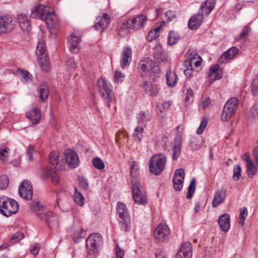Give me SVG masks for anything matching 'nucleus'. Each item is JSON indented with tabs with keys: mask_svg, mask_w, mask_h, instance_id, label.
<instances>
[{
	"mask_svg": "<svg viewBox=\"0 0 258 258\" xmlns=\"http://www.w3.org/2000/svg\"><path fill=\"white\" fill-rule=\"evenodd\" d=\"M139 68L145 74H149L154 82L159 78V69L155 62L149 57L144 58L139 64Z\"/></svg>",
	"mask_w": 258,
	"mask_h": 258,
	"instance_id": "f03ea898",
	"label": "nucleus"
},
{
	"mask_svg": "<svg viewBox=\"0 0 258 258\" xmlns=\"http://www.w3.org/2000/svg\"><path fill=\"white\" fill-rule=\"evenodd\" d=\"M204 144V140L201 137H192L189 142V145L192 151L200 149Z\"/></svg>",
	"mask_w": 258,
	"mask_h": 258,
	"instance_id": "473e14b6",
	"label": "nucleus"
},
{
	"mask_svg": "<svg viewBox=\"0 0 258 258\" xmlns=\"http://www.w3.org/2000/svg\"><path fill=\"white\" fill-rule=\"evenodd\" d=\"M147 17L143 14H140L123 21L120 29L122 31L130 29L139 30L144 26Z\"/></svg>",
	"mask_w": 258,
	"mask_h": 258,
	"instance_id": "0eeeda50",
	"label": "nucleus"
},
{
	"mask_svg": "<svg viewBox=\"0 0 258 258\" xmlns=\"http://www.w3.org/2000/svg\"><path fill=\"white\" fill-rule=\"evenodd\" d=\"M207 124L208 120L205 117H202L200 125L197 130V133L199 135H200L202 133H203L204 131L205 128L207 126Z\"/></svg>",
	"mask_w": 258,
	"mask_h": 258,
	"instance_id": "5fc2aeb1",
	"label": "nucleus"
},
{
	"mask_svg": "<svg viewBox=\"0 0 258 258\" xmlns=\"http://www.w3.org/2000/svg\"><path fill=\"white\" fill-rule=\"evenodd\" d=\"M166 16L169 21H174L177 18L176 12L173 11H167L166 13Z\"/></svg>",
	"mask_w": 258,
	"mask_h": 258,
	"instance_id": "69168bd1",
	"label": "nucleus"
},
{
	"mask_svg": "<svg viewBox=\"0 0 258 258\" xmlns=\"http://www.w3.org/2000/svg\"><path fill=\"white\" fill-rule=\"evenodd\" d=\"M131 182L133 198L135 203L140 205H146L147 203V197L143 186L136 178H133Z\"/></svg>",
	"mask_w": 258,
	"mask_h": 258,
	"instance_id": "f257e3e1",
	"label": "nucleus"
},
{
	"mask_svg": "<svg viewBox=\"0 0 258 258\" xmlns=\"http://www.w3.org/2000/svg\"><path fill=\"white\" fill-rule=\"evenodd\" d=\"M239 52V49L235 46H233L224 52L218 59L219 62L223 63L233 58Z\"/></svg>",
	"mask_w": 258,
	"mask_h": 258,
	"instance_id": "4be33fe9",
	"label": "nucleus"
},
{
	"mask_svg": "<svg viewBox=\"0 0 258 258\" xmlns=\"http://www.w3.org/2000/svg\"><path fill=\"white\" fill-rule=\"evenodd\" d=\"M16 25L15 21L12 17L0 16V34L11 32Z\"/></svg>",
	"mask_w": 258,
	"mask_h": 258,
	"instance_id": "9b49d317",
	"label": "nucleus"
},
{
	"mask_svg": "<svg viewBox=\"0 0 258 258\" xmlns=\"http://www.w3.org/2000/svg\"><path fill=\"white\" fill-rule=\"evenodd\" d=\"M19 210V205L15 200L6 198H0V213L6 217L16 214Z\"/></svg>",
	"mask_w": 258,
	"mask_h": 258,
	"instance_id": "7ed1b4c3",
	"label": "nucleus"
},
{
	"mask_svg": "<svg viewBox=\"0 0 258 258\" xmlns=\"http://www.w3.org/2000/svg\"><path fill=\"white\" fill-rule=\"evenodd\" d=\"M38 59L41 68L44 71L48 72L49 67V62L47 55L38 57Z\"/></svg>",
	"mask_w": 258,
	"mask_h": 258,
	"instance_id": "ea45409f",
	"label": "nucleus"
},
{
	"mask_svg": "<svg viewBox=\"0 0 258 258\" xmlns=\"http://www.w3.org/2000/svg\"><path fill=\"white\" fill-rule=\"evenodd\" d=\"M81 41L80 37L72 34L69 38V49L73 53H78L80 51V46L79 44Z\"/></svg>",
	"mask_w": 258,
	"mask_h": 258,
	"instance_id": "412c9836",
	"label": "nucleus"
},
{
	"mask_svg": "<svg viewBox=\"0 0 258 258\" xmlns=\"http://www.w3.org/2000/svg\"><path fill=\"white\" fill-rule=\"evenodd\" d=\"M166 82L169 87L174 86L177 82V76L176 74L173 72L169 71L166 73Z\"/></svg>",
	"mask_w": 258,
	"mask_h": 258,
	"instance_id": "e433bc0d",
	"label": "nucleus"
},
{
	"mask_svg": "<svg viewBox=\"0 0 258 258\" xmlns=\"http://www.w3.org/2000/svg\"><path fill=\"white\" fill-rule=\"evenodd\" d=\"M184 177L185 173L183 169L179 168L176 170L173 178V185L175 190L179 191L182 189Z\"/></svg>",
	"mask_w": 258,
	"mask_h": 258,
	"instance_id": "ddd939ff",
	"label": "nucleus"
},
{
	"mask_svg": "<svg viewBox=\"0 0 258 258\" xmlns=\"http://www.w3.org/2000/svg\"><path fill=\"white\" fill-rule=\"evenodd\" d=\"M182 147V137L180 135H177L174 140V144L172 147V159L173 161L176 160L181 154Z\"/></svg>",
	"mask_w": 258,
	"mask_h": 258,
	"instance_id": "f3484780",
	"label": "nucleus"
},
{
	"mask_svg": "<svg viewBox=\"0 0 258 258\" xmlns=\"http://www.w3.org/2000/svg\"><path fill=\"white\" fill-rule=\"evenodd\" d=\"M215 4V0H206L201 5L200 10L205 14L209 15L214 9Z\"/></svg>",
	"mask_w": 258,
	"mask_h": 258,
	"instance_id": "7c9ffc66",
	"label": "nucleus"
},
{
	"mask_svg": "<svg viewBox=\"0 0 258 258\" xmlns=\"http://www.w3.org/2000/svg\"><path fill=\"white\" fill-rule=\"evenodd\" d=\"M9 184V180L6 174L0 176V189H4L7 187Z\"/></svg>",
	"mask_w": 258,
	"mask_h": 258,
	"instance_id": "8fccbe9b",
	"label": "nucleus"
},
{
	"mask_svg": "<svg viewBox=\"0 0 258 258\" xmlns=\"http://www.w3.org/2000/svg\"><path fill=\"white\" fill-rule=\"evenodd\" d=\"M171 106V103L170 101H165L157 106L159 111L161 112L167 110Z\"/></svg>",
	"mask_w": 258,
	"mask_h": 258,
	"instance_id": "680f3d73",
	"label": "nucleus"
},
{
	"mask_svg": "<svg viewBox=\"0 0 258 258\" xmlns=\"http://www.w3.org/2000/svg\"><path fill=\"white\" fill-rule=\"evenodd\" d=\"M124 78V75L121 72L116 71L115 74L114 76V81L116 83L121 82L122 79Z\"/></svg>",
	"mask_w": 258,
	"mask_h": 258,
	"instance_id": "338daca9",
	"label": "nucleus"
},
{
	"mask_svg": "<svg viewBox=\"0 0 258 258\" xmlns=\"http://www.w3.org/2000/svg\"><path fill=\"white\" fill-rule=\"evenodd\" d=\"M179 39V35L177 32L173 31L169 32L168 37V43L169 45H173L175 44Z\"/></svg>",
	"mask_w": 258,
	"mask_h": 258,
	"instance_id": "79ce46f5",
	"label": "nucleus"
},
{
	"mask_svg": "<svg viewBox=\"0 0 258 258\" xmlns=\"http://www.w3.org/2000/svg\"><path fill=\"white\" fill-rule=\"evenodd\" d=\"M41 20L45 21L50 26H52L56 22V17L54 12H49L48 9L47 13L44 14Z\"/></svg>",
	"mask_w": 258,
	"mask_h": 258,
	"instance_id": "f704fd0d",
	"label": "nucleus"
},
{
	"mask_svg": "<svg viewBox=\"0 0 258 258\" xmlns=\"http://www.w3.org/2000/svg\"><path fill=\"white\" fill-rule=\"evenodd\" d=\"M17 18L21 30L25 33H29L31 30V25L28 17L26 15L20 14Z\"/></svg>",
	"mask_w": 258,
	"mask_h": 258,
	"instance_id": "aec40b11",
	"label": "nucleus"
},
{
	"mask_svg": "<svg viewBox=\"0 0 258 258\" xmlns=\"http://www.w3.org/2000/svg\"><path fill=\"white\" fill-rule=\"evenodd\" d=\"M74 199L76 203L80 206H83L84 204L85 198L79 192L76 187L75 188Z\"/></svg>",
	"mask_w": 258,
	"mask_h": 258,
	"instance_id": "de8ad7c7",
	"label": "nucleus"
},
{
	"mask_svg": "<svg viewBox=\"0 0 258 258\" xmlns=\"http://www.w3.org/2000/svg\"><path fill=\"white\" fill-rule=\"evenodd\" d=\"M86 242L88 253L90 255L96 254L102 242V237L100 234L92 233L87 237Z\"/></svg>",
	"mask_w": 258,
	"mask_h": 258,
	"instance_id": "1a4fd4ad",
	"label": "nucleus"
},
{
	"mask_svg": "<svg viewBox=\"0 0 258 258\" xmlns=\"http://www.w3.org/2000/svg\"><path fill=\"white\" fill-rule=\"evenodd\" d=\"M154 58L159 62H161L166 60L167 58L166 52L162 49L161 46H157L154 49Z\"/></svg>",
	"mask_w": 258,
	"mask_h": 258,
	"instance_id": "72a5a7b5",
	"label": "nucleus"
},
{
	"mask_svg": "<svg viewBox=\"0 0 258 258\" xmlns=\"http://www.w3.org/2000/svg\"><path fill=\"white\" fill-rule=\"evenodd\" d=\"M226 197V189L222 187L218 189L215 193L214 197L212 201V206L213 207H218L221 203H223Z\"/></svg>",
	"mask_w": 258,
	"mask_h": 258,
	"instance_id": "b1692460",
	"label": "nucleus"
},
{
	"mask_svg": "<svg viewBox=\"0 0 258 258\" xmlns=\"http://www.w3.org/2000/svg\"><path fill=\"white\" fill-rule=\"evenodd\" d=\"M65 162L71 168H75L79 164V158L76 153L74 151L68 150L65 151L64 153Z\"/></svg>",
	"mask_w": 258,
	"mask_h": 258,
	"instance_id": "dca6fc26",
	"label": "nucleus"
},
{
	"mask_svg": "<svg viewBox=\"0 0 258 258\" xmlns=\"http://www.w3.org/2000/svg\"><path fill=\"white\" fill-rule=\"evenodd\" d=\"M124 255V251L121 249L118 245H116V258H123Z\"/></svg>",
	"mask_w": 258,
	"mask_h": 258,
	"instance_id": "774afa93",
	"label": "nucleus"
},
{
	"mask_svg": "<svg viewBox=\"0 0 258 258\" xmlns=\"http://www.w3.org/2000/svg\"><path fill=\"white\" fill-rule=\"evenodd\" d=\"M218 223L220 229L224 232H227L230 227L229 215L226 213L220 215L218 218Z\"/></svg>",
	"mask_w": 258,
	"mask_h": 258,
	"instance_id": "393cba45",
	"label": "nucleus"
},
{
	"mask_svg": "<svg viewBox=\"0 0 258 258\" xmlns=\"http://www.w3.org/2000/svg\"><path fill=\"white\" fill-rule=\"evenodd\" d=\"M143 87L149 96H155L159 93L158 86L156 84H151L148 82H144Z\"/></svg>",
	"mask_w": 258,
	"mask_h": 258,
	"instance_id": "bb28decb",
	"label": "nucleus"
},
{
	"mask_svg": "<svg viewBox=\"0 0 258 258\" xmlns=\"http://www.w3.org/2000/svg\"><path fill=\"white\" fill-rule=\"evenodd\" d=\"M203 19V14L201 13L194 15L188 21L189 28L191 30H197L202 24Z\"/></svg>",
	"mask_w": 258,
	"mask_h": 258,
	"instance_id": "a878e982",
	"label": "nucleus"
},
{
	"mask_svg": "<svg viewBox=\"0 0 258 258\" xmlns=\"http://www.w3.org/2000/svg\"><path fill=\"white\" fill-rule=\"evenodd\" d=\"M48 8L43 5H40L36 6L34 9L32 10L30 16L32 18H39L41 19L42 16L44 14L47 13Z\"/></svg>",
	"mask_w": 258,
	"mask_h": 258,
	"instance_id": "cd10ccee",
	"label": "nucleus"
},
{
	"mask_svg": "<svg viewBox=\"0 0 258 258\" xmlns=\"http://www.w3.org/2000/svg\"><path fill=\"white\" fill-rule=\"evenodd\" d=\"M36 53L38 57L47 55L45 44L42 41L38 42L36 49Z\"/></svg>",
	"mask_w": 258,
	"mask_h": 258,
	"instance_id": "58836bf2",
	"label": "nucleus"
},
{
	"mask_svg": "<svg viewBox=\"0 0 258 258\" xmlns=\"http://www.w3.org/2000/svg\"><path fill=\"white\" fill-rule=\"evenodd\" d=\"M17 74L19 75L20 77L24 79L26 82L32 80V75L27 71L25 70L18 69L17 70Z\"/></svg>",
	"mask_w": 258,
	"mask_h": 258,
	"instance_id": "c03bdc74",
	"label": "nucleus"
},
{
	"mask_svg": "<svg viewBox=\"0 0 258 258\" xmlns=\"http://www.w3.org/2000/svg\"><path fill=\"white\" fill-rule=\"evenodd\" d=\"M117 212L121 220L119 224L121 230L128 232L131 229V219L126 206L121 202L117 204Z\"/></svg>",
	"mask_w": 258,
	"mask_h": 258,
	"instance_id": "423d86ee",
	"label": "nucleus"
},
{
	"mask_svg": "<svg viewBox=\"0 0 258 258\" xmlns=\"http://www.w3.org/2000/svg\"><path fill=\"white\" fill-rule=\"evenodd\" d=\"M192 256V245L189 242H184L178 251L176 258H191Z\"/></svg>",
	"mask_w": 258,
	"mask_h": 258,
	"instance_id": "6ab92c4d",
	"label": "nucleus"
},
{
	"mask_svg": "<svg viewBox=\"0 0 258 258\" xmlns=\"http://www.w3.org/2000/svg\"><path fill=\"white\" fill-rule=\"evenodd\" d=\"M39 173L43 179L48 178L50 176L52 182L54 184H57L59 181V177L55 170L53 169L49 168L47 167H43L40 169Z\"/></svg>",
	"mask_w": 258,
	"mask_h": 258,
	"instance_id": "4468645a",
	"label": "nucleus"
},
{
	"mask_svg": "<svg viewBox=\"0 0 258 258\" xmlns=\"http://www.w3.org/2000/svg\"><path fill=\"white\" fill-rule=\"evenodd\" d=\"M26 116L32 121L34 124L38 123L41 118L40 111L37 107L34 108L30 112H27Z\"/></svg>",
	"mask_w": 258,
	"mask_h": 258,
	"instance_id": "2f4dec72",
	"label": "nucleus"
},
{
	"mask_svg": "<svg viewBox=\"0 0 258 258\" xmlns=\"http://www.w3.org/2000/svg\"><path fill=\"white\" fill-rule=\"evenodd\" d=\"M10 149L9 148H5L0 149V160L5 162L7 161L9 155Z\"/></svg>",
	"mask_w": 258,
	"mask_h": 258,
	"instance_id": "603ef678",
	"label": "nucleus"
},
{
	"mask_svg": "<svg viewBox=\"0 0 258 258\" xmlns=\"http://www.w3.org/2000/svg\"><path fill=\"white\" fill-rule=\"evenodd\" d=\"M241 168L239 165L234 166L233 169V179L235 180H238L241 176Z\"/></svg>",
	"mask_w": 258,
	"mask_h": 258,
	"instance_id": "bf43d9fd",
	"label": "nucleus"
},
{
	"mask_svg": "<svg viewBox=\"0 0 258 258\" xmlns=\"http://www.w3.org/2000/svg\"><path fill=\"white\" fill-rule=\"evenodd\" d=\"M79 184L80 187L84 189L87 190L88 187V183L86 178L83 177H78Z\"/></svg>",
	"mask_w": 258,
	"mask_h": 258,
	"instance_id": "052dcab7",
	"label": "nucleus"
},
{
	"mask_svg": "<svg viewBox=\"0 0 258 258\" xmlns=\"http://www.w3.org/2000/svg\"><path fill=\"white\" fill-rule=\"evenodd\" d=\"M166 162V157L163 154L153 156L150 160L149 169L151 173L159 175L164 170Z\"/></svg>",
	"mask_w": 258,
	"mask_h": 258,
	"instance_id": "39448f33",
	"label": "nucleus"
},
{
	"mask_svg": "<svg viewBox=\"0 0 258 258\" xmlns=\"http://www.w3.org/2000/svg\"><path fill=\"white\" fill-rule=\"evenodd\" d=\"M242 158L246 163L247 175L248 177L252 178L256 174V167L251 160L248 153H245Z\"/></svg>",
	"mask_w": 258,
	"mask_h": 258,
	"instance_id": "a211bd4d",
	"label": "nucleus"
},
{
	"mask_svg": "<svg viewBox=\"0 0 258 258\" xmlns=\"http://www.w3.org/2000/svg\"><path fill=\"white\" fill-rule=\"evenodd\" d=\"M219 69L218 64H215L210 68V72L209 75L210 78V83H212L214 81L220 79L222 78V75L219 73L216 74Z\"/></svg>",
	"mask_w": 258,
	"mask_h": 258,
	"instance_id": "c9c22d12",
	"label": "nucleus"
},
{
	"mask_svg": "<svg viewBox=\"0 0 258 258\" xmlns=\"http://www.w3.org/2000/svg\"><path fill=\"white\" fill-rule=\"evenodd\" d=\"M45 220L50 228L57 225V217L51 211L48 213V215Z\"/></svg>",
	"mask_w": 258,
	"mask_h": 258,
	"instance_id": "4c0bfd02",
	"label": "nucleus"
},
{
	"mask_svg": "<svg viewBox=\"0 0 258 258\" xmlns=\"http://www.w3.org/2000/svg\"><path fill=\"white\" fill-rule=\"evenodd\" d=\"M251 93L253 95H255L258 93V77L256 76L252 80L251 84Z\"/></svg>",
	"mask_w": 258,
	"mask_h": 258,
	"instance_id": "864d4df0",
	"label": "nucleus"
},
{
	"mask_svg": "<svg viewBox=\"0 0 258 258\" xmlns=\"http://www.w3.org/2000/svg\"><path fill=\"white\" fill-rule=\"evenodd\" d=\"M152 113L149 110L140 112L137 116L139 124L146 125L152 118Z\"/></svg>",
	"mask_w": 258,
	"mask_h": 258,
	"instance_id": "c756f323",
	"label": "nucleus"
},
{
	"mask_svg": "<svg viewBox=\"0 0 258 258\" xmlns=\"http://www.w3.org/2000/svg\"><path fill=\"white\" fill-rule=\"evenodd\" d=\"M40 97L42 101L46 100L49 95L48 87L46 84H42L39 89Z\"/></svg>",
	"mask_w": 258,
	"mask_h": 258,
	"instance_id": "a19ab883",
	"label": "nucleus"
},
{
	"mask_svg": "<svg viewBox=\"0 0 258 258\" xmlns=\"http://www.w3.org/2000/svg\"><path fill=\"white\" fill-rule=\"evenodd\" d=\"M170 231L168 226L165 224H159L154 231V237L158 242H163L168 240Z\"/></svg>",
	"mask_w": 258,
	"mask_h": 258,
	"instance_id": "9d476101",
	"label": "nucleus"
},
{
	"mask_svg": "<svg viewBox=\"0 0 258 258\" xmlns=\"http://www.w3.org/2000/svg\"><path fill=\"white\" fill-rule=\"evenodd\" d=\"M97 84L100 94L106 106L109 107L110 103L114 100V95L111 89L110 83L103 79H100L98 81Z\"/></svg>",
	"mask_w": 258,
	"mask_h": 258,
	"instance_id": "20e7f679",
	"label": "nucleus"
},
{
	"mask_svg": "<svg viewBox=\"0 0 258 258\" xmlns=\"http://www.w3.org/2000/svg\"><path fill=\"white\" fill-rule=\"evenodd\" d=\"M161 24L155 29L149 31L147 36V40L151 42L153 40L157 38L159 36V31L161 29Z\"/></svg>",
	"mask_w": 258,
	"mask_h": 258,
	"instance_id": "37998d69",
	"label": "nucleus"
},
{
	"mask_svg": "<svg viewBox=\"0 0 258 258\" xmlns=\"http://www.w3.org/2000/svg\"><path fill=\"white\" fill-rule=\"evenodd\" d=\"M50 211L47 208L41 206L39 207L37 211V215L40 219L45 220L48 215V213Z\"/></svg>",
	"mask_w": 258,
	"mask_h": 258,
	"instance_id": "49530a36",
	"label": "nucleus"
},
{
	"mask_svg": "<svg viewBox=\"0 0 258 258\" xmlns=\"http://www.w3.org/2000/svg\"><path fill=\"white\" fill-rule=\"evenodd\" d=\"M85 236V232L80 229L79 231H77L74 235V240L75 243L78 242L80 240L83 238Z\"/></svg>",
	"mask_w": 258,
	"mask_h": 258,
	"instance_id": "4d7b16f0",
	"label": "nucleus"
},
{
	"mask_svg": "<svg viewBox=\"0 0 258 258\" xmlns=\"http://www.w3.org/2000/svg\"><path fill=\"white\" fill-rule=\"evenodd\" d=\"M92 164L94 167L99 170H103L105 167L103 161L99 157L93 159Z\"/></svg>",
	"mask_w": 258,
	"mask_h": 258,
	"instance_id": "09e8293b",
	"label": "nucleus"
},
{
	"mask_svg": "<svg viewBox=\"0 0 258 258\" xmlns=\"http://www.w3.org/2000/svg\"><path fill=\"white\" fill-rule=\"evenodd\" d=\"M132 51L129 47H124L122 51L120 59V66L124 68L128 66L132 60Z\"/></svg>",
	"mask_w": 258,
	"mask_h": 258,
	"instance_id": "5701e85b",
	"label": "nucleus"
},
{
	"mask_svg": "<svg viewBox=\"0 0 258 258\" xmlns=\"http://www.w3.org/2000/svg\"><path fill=\"white\" fill-rule=\"evenodd\" d=\"M19 194L21 197L27 200L32 198L33 189L31 183L27 180H24L19 188Z\"/></svg>",
	"mask_w": 258,
	"mask_h": 258,
	"instance_id": "f8f14e48",
	"label": "nucleus"
},
{
	"mask_svg": "<svg viewBox=\"0 0 258 258\" xmlns=\"http://www.w3.org/2000/svg\"><path fill=\"white\" fill-rule=\"evenodd\" d=\"M144 132V127L143 126H137L135 130L134 136L138 138L140 140L142 137V134Z\"/></svg>",
	"mask_w": 258,
	"mask_h": 258,
	"instance_id": "0e129e2a",
	"label": "nucleus"
},
{
	"mask_svg": "<svg viewBox=\"0 0 258 258\" xmlns=\"http://www.w3.org/2000/svg\"><path fill=\"white\" fill-rule=\"evenodd\" d=\"M186 56L188 59H201V56L198 55L197 52L194 50H188L186 54Z\"/></svg>",
	"mask_w": 258,
	"mask_h": 258,
	"instance_id": "6e6d98bb",
	"label": "nucleus"
},
{
	"mask_svg": "<svg viewBox=\"0 0 258 258\" xmlns=\"http://www.w3.org/2000/svg\"><path fill=\"white\" fill-rule=\"evenodd\" d=\"M196 179L195 178H192L189 185L188 187V191L186 196L187 199H190L194 195L196 189Z\"/></svg>",
	"mask_w": 258,
	"mask_h": 258,
	"instance_id": "a18cd8bd",
	"label": "nucleus"
},
{
	"mask_svg": "<svg viewBox=\"0 0 258 258\" xmlns=\"http://www.w3.org/2000/svg\"><path fill=\"white\" fill-rule=\"evenodd\" d=\"M24 237V235L23 233L18 232L13 235L10 240L12 243H14L15 242H17L21 239H22Z\"/></svg>",
	"mask_w": 258,
	"mask_h": 258,
	"instance_id": "e2e57ef3",
	"label": "nucleus"
},
{
	"mask_svg": "<svg viewBox=\"0 0 258 258\" xmlns=\"http://www.w3.org/2000/svg\"><path fill=\"white\" fill-rule=\"evenodd\" d=\"M238 100L236 97L229 99L225 104L221 114V119L224 121H228L234 114L238 107Z\"/></svg>",
	"mask_w": 258,
	"mask_h": 258,
	"instance_id": "6e6552de",
	"label": "nucleus"
},
{
	"mask_svg": "<svg viewBox=\"0 0 258 258\" xmlns=\"http://www.w3.org/2000/svg\"><path fill=\"white\" fill-rule=\"evenodd\" d=\"M247 216V210L246 208L243 207L240 210L239 214V224L243 226L244 224V221Z\"/></svg>",
	"mask_w": 258,
	"mask_h": 258,
	"instance_id": "3c124183",
	"label": "nucleus"
},
{
	"mask_svg": "<svg viewBox=\"0 0 258 258\" xmlns=\"http://www.w3.org/2000/svg\"><path fill=\"white\" fill-rule=\"evenodd\" d=\"M85 236V232L80 229L79 231H77L74 235V240L75 243L78 242L80 240L83 238Z\"/></svg>",
	"mask_w": 258,
	"mask_h": 258,
	"instance_id": "13d9d810",
	"label": "nucleus"
},
{
	"mask_svg": "<svg viewBox=\"0 0 258 258\" xmlns=\"http://www.w3.org/2000/svg\"><path fill=\"white\" fill-rule=\"evenodd\" d=\"M110 23V19L108 14H103L102 18H100L98 22L93 26L96 30H103L106 28Z\"/></svg>",
	"mask_w": 258,
	"mask_h": 258,
	"instance_id": "c85d7f7f",
	"label": "nucleus"
},
{
	"mask_svg": "<svg viewBox=\"0 0 258 258\" xmlns=\"http://www.w3.org/2000/svg\"><path fill=\"white\" fill-rule=\"evenodd\" d=\"M49 161L51 165L54 166L55 169L61 170L64 169L63 165L64 159H62V161L60 160L59 153L57 151H53L50 153Z\"/></svg>",
	"mask_w": 258,
	"mask_h": 258,
	"instance_id": "2eb2a0df",
	"label": "nucleus"
}]
</instances>
